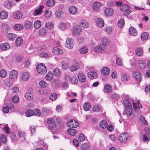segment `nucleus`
Segmentation results:
<instances>
[{
  "label": "nucleus",
  "mask_w": 150,
  "mask_h": 150,
  "mask_svg": "<svg viewBox=\"0 0 150 150\" xmlns=\"http://www.w3.org/2000/svg\"><path fill=\"white\" fill-rule=\"evenodd\" d=\"M136 103H135L133 102V107L134 109H140L142 108V105L139 102H137V106H136Z\"/></svg>",
  "instance_id": "31"
},
{
  "label": "nucleus",
  "mask_w": 150,
  "mask_h": 150,
  "mask_svg": "<svg viewBox=\"0 0 150 150\" xmlns=\"http://www.w3.org/2000/svg\"><path fill=\"white\" fill-rule=\"evenodd\" d=\"M149 36L148 33L146 32H144L141 34V38L142 40H146Z\"/></svg>",
  "instance_id": "22"
},
{
  "label": "nucleus",
  "mask_w": 150,
  "mask_h": 150,
  "mask_svg": "<svg viewBox=\"0 0 150 150\" xmlns=\"http://www.w3.org/2000/svg\"><path fill=\"white\" fill-rule=\"evenodd\" d=\"M40 56L42 57L48 58L50 56V54L46 52H43L40 54Z\"/></svg>",
  "instance_id": "53"
},
{
  "label": "nucleus",
  "mask_w": 150,
  "mask_h": 150,
  "mask_svg": "<svg viewBox=\"0 0 150 150\" xmlns=\"http://www.w3.org/2000/svg\"><path fill=\"white\" fill-rule=\"evenodd\" d=\"M81 28L79 26H74L73 28V33L75 35H78L81 32Z\"/></svg>",
  "instance_id": "8"
},
{
  "label": "nucleus",
  "mask_w": 150,
  "mask_h": 150,
  "mask_svg": "<svg viewBox=\"0 0 150 150\" xmlns=\"http://www.w3.org/2000/svg\"><path fill=\"white\" fill-rule=\"evenodd\" d=\"M89 24L86 21L83 20L80 23V26L83 27L84 28H86L88 27Z\"/></svg>",
  "instance_id": "29"
},
{
  "label": "nucleus",
  "mask_w": 150,
  "mask_h": 150,
  "mask_svg": "<svg viewBox=\"0 0 150 150\" xmlns=\"http://www.w3.org/2000/svg\"><path fill=\"white\" fill-rule=\"evenodd\" d=\"M12 80L8 79H6L5 83L8 86L10 87L12 85Z\"/></svg>",
  "instance_id": "42"
},
{
  "label": "nucleus",
  "mask_w": 150,
  "mask_h": 150,
  "mask_svg": "<svg viewBox=\"0 0 150 150\" xmlns=\"http://www.w3.org/2000/svg\"><path fill=\"white\" fill-rule=\"evenodd\" d=\"M30 61L29 59L27 60L25 63V67L27 68L30 65Z\"/></svg>",
  "instance_id": "62"
},
{
  "label": "nucleus",
  "mask_w": 150,
  "mask_h": 150,
  "mask_svg": "<svg viewBox=\"0 0 150 150\" xmlns=\"http://www.w3.org/2000/svg\"><path fill=\"white\" fill-rule=\"evenodd\" d=\"M45 26L46 28L49 29H52L54 27V25L52 23L49 22L46 23L45 24Z\"/></svg>",
  "instance_id": "34"
},
{
  "label": "nucleus",
  "mask_w": 150,
  "mask_h": 150,
  "mask_svg": "<svg viewBox=\"0 0 150 150\" xmlns=\"http://www.w3.org/2000/svg\"><path fill=\"white\" fill-rule=\"evenodd\" d=\"M125 24V21L123 18H121L118 22L117 24L119 27L122 28Z\"/></svg>",
  "instance_id": "30"
},
{
  "label": "nucleus",
  "mask_w": 150,
  "mask_h": 150,
  "mask_svg": "<svg viewBox=\"0 0 150 150\" xmlns=\"http://www.w3.org/2000/svg\"><path fill=\"white\" fill-rule=\"evenodd\" d=\"M44 7L42 5H40L39 6L35 9L33 14L34 16H36L40 15L41 13L42 12V9Z\"/></svg>",
  "instance_id": "6"
},
{
  "label": "nucleus",
  "mask_w": 150,
  "mask_h": 150,
  "mask_svg": "<svg viewBox=\"0 0 150 150\" xmlns=\"http://www.w3.org/2000/svg\"><path fill=\"white\" fill-rule=\"evenodd\" d=\"M8 16L7 12L5 11H2L0 13V17L2 19L6 18Z\"/></svg>",
  "instance_id": "19"
},
{
  "label": "nucleus",
  "mask_w": 150,
  "mask_h": 150,
  "mask_svg": "<svg viewBox=\"0 0 150 150\" xmlns=\"http://www.w3.org/2000/svg\"><path fill=\"white\" fill-rule=\"evenodd\" d=\"M59 28L62 30H64L66 28V26L64 23H62L59 25Z\"/></svg>",
  "instance_id": "49"
},
{
  "label": "nucleus",
  "mask_w": 150,
  "mask_h": 150,
  "mask_svg": "<svg viewBox=\"0 0 150 150\" xmlns=\"http://www.w3.org/2000/svg\"><path fill=\"white\" fill-rule=\"evenodd\" d=\"M0 47L1 50L4 51H6L10 48V46L8 43H4L0 45Z\"/></svg>",
  "instance_id": "11"
},
{
  "label": "nucleus",
  "mask_w": 150,
  "mask_h": 150,
  "mask_svg": "<svg viewBox=\"0 0 150 150\" xmlns=\"http://www.w3.org/2000/svg\"><path fill=\"white\" fill-rule=\"evenodd\" d=\"M104 91L107 93H110L112 91V87L109 84H105L104 87Z\"/></svg>",
  "instance_id": "14"
},
{
  "label": "nucleus",
  "mask_w": 150,
  "mask_h": 150,
  "mask_svg": "<svg viewBox=\"0 0 150 150\" xmlns=\"http://www.w3.org/2000/svg\"><path fill=\"white\" fill-rule=\"evenodd\" d=\"M101 110V107L98 105H95L93 108V111L96 112L100 111Z\"/></svg>",
  "instance_id": "40"
},
{
  "label": "nucleus",
  "mask_w": 150,
  "mask_h": 150,
  "mask_svg": "<svg viewBox=\"0 0 150 150\" xmlns=\"http://www.w3.org/2000/svg\"><path fill=\"white\" fill-rule=\"evenodd\" d=\"M39 85L40 87L45 88L46 87V84L43 81H41L39 82Z\"/></svg>",
  "instance_id": "58"
},
{
  "label": "nucleus",
  "mask_w": 150,
  "mask_h": 150,
  "mask_svg": "<svg viewBox=\"0 0 150 150\" xmlns=\"http://www.w3.org/2000/svg\"><path fill=\"white\" fill-rule=\"evenodd\" d=\"M96 24L98 27H102L104 25V22L100 18L96 19Z\"/></svg>",
  "instance_id": "12"
},
{
  "label": "nucleus",
  "mask_w": 150,
  "mask_h": 150,
  "mask_svg": "<svg viewBox=\"0 0 150 150\" xmlns=\"http://www.w3.org/2000/svg\"><path fill=\"white\" fill-rule=\"evenodd\" d=\"M129 79V76H122L121 79L123 81H126L128 80Z\"/></svg>",
  "instance_id": "56"
},
{
  "label": "nucleus",
  "mask_w": 150,
  "mask_h": 150,
  "mask_svg": "<svg viewBox=\"0 0 150 150\" xmlns=\"http://www.w3.org/2000/svg\"><path fill=\"white\" fill-rule=\"evenodd\" d=\"M100 7V4L98 2H96L93 4V9L96 11H97Z\"/></svg>",
  "instance_id": "28"
},
{
  "label": "nucleus",
  "mask_w": 150,
  "mask_h": 150,
  "mask_svg": "<svg viewBox=\"0 0 150 150\" xmlns=\"http://www.w3.org/2000/svg\"><path fill=\"white\" fill-rule=\"evenodd\" d=\"M100 126L103 129H105L107 126V122L105 120H102L99 124Z\"/></svg>",
  "instance_id": "27"
},
{
  "label": "nucleus",
  "mask_w": 150,
  "mask_h": 150,
  "mask_svg": "<svg viewBox=\"0 0 150 150\" xmlns=\"http://www.w3.org/2000/svg\"><path fill=\"white\" fill-rule=\"evenodd\" d=\"M22 16V13L20 11H16L13 14V16L16 19H20Z\"/></svg>",
  "instance_id": "15"
},
{
  "label": "nucleus",
  "mask_w": 150,
  "mask_h": 150,
  "mask_svg": "<svg viewBox=\"0 0 150 150\" xmlns=\"http://www.w3.org/2000/svg\"><path fill=\"white\" fill-rule=\"evenodd\" d=\"M32 25V22L30 21H27L25 23V27L26 28H30Z\"/></svg>",
  "instance_id": "47"
},
{
  "label": "nucleus",
  "mask_w": 150,
  "mask_h": 150,
  "mask_svg": "<svg viewBox=\"0 0 150 150\" xmlns=\"http://www.w3.org/2000/svg\"><path fill=\"white\" fill-rule=\"evenodd\" d=\"M34 25L35 28H38L41 26V22L38 20H37L35 22Z\"/></svg>",
  "instance_id": "38"
},
{
  "label": "nucleus",
  "mask_w": 150,
  "mask_h": 150,
  "mask_svg": "<svg viewBox=\"0 0 150 150\" xmlns=\"http://www.w3.org/2000/svg\"><path fill=\"white\" fill-rule=\"evenodd\" d=\"M123 103L125 106V108L126 114L128 116H130L132 112L131 103H129L126 101H123Z\"/></svg>",
  "instance_id": "2"
},
{
  "label": "nucleus",
  "mask_w": 150,
  "mask_h": 150,
  "mask_svg": "<svg viewBox=\"0 0 150 150\" xmlns=\"http://www.w3.org/2000/svg\"><path fill=\"white\" fill-rule=\"evenodd\" d=\"M36 70L38 73L41 75L45 74L47 72V69L43 63L38 64L37 66Z\"/></svg>",
  "instance_id": "1"
},
{
  "label": "nucleus",
  "mask_w": 150,
  "mask_h": 150,
  "mask_svg": "<svg viewBox=\"0 0 150 150\" xmlns=\"http://www.w3.org/2000/svg\"><path fill=\"white\" fill-rule=\"evenodd\" d=\"M74 44V40L69 38L66 40L65 46L68 48H71L73 47Z\"/></svg>",
  "instance_id": "5"
},
{
  "label": "nucleus",
  "mask_w": 150,
  "mask_h": 150,
  "mask_svg": "<svg viewBox=\"0 0 150 150\" xmlns=\"http://www.w3.org/2000/svg\"><path fill=\"white\" fill-rule=\"evenodd\" d=\"M22 42V39L21 38H17L16 41V45L17 46H20Z\"/></svg>",
  "instance_id": "39"
},
{
  "label": "nucleus",
  "mask_w": 150,
  "mask_h": 150,
  "mask_svg": "<svg viewBox=\"0 0 150 150\" xmlns=\"http://www.w3.org/2000/svg\"><path fill=\"white\" fill-rule=\"evenodd\" d=\"M47 32L46 30L44 28H42L40 29L39 31V34L40 35L45 34Z\"/></svg>",
  "instance_id": "46"
},
{
  "label": "nucleus",
  "mask_w": 150,
  "mask_h": 150,
  "mask_svg": "<svg viewBox=\"0 0 150 150\" xmlns=\"http://www.w3.org/2000/svg\"><path fill=\"white\" fill-rule=\"evenodd\" d=\"M78 77L80 82H85L86 80V78L85 76H78Z\"/></svg>",
  "instance_id": "50"
},
{
  "label": "nucleus",
  "mask_w": 150,
  "mask_h": 150,
  "mask_svg": "<svg viewBox=\"0 0 150 150\" xmlns=\"http://www.w3.org/2000/svg\"><path fill=\"white\" fill-rule=\"evenodd\" d=\"M68 127L72 128H76L79 126V124L75 120H71L67 123Z\"/></svg>",
  "instance_id": "4"
},
{
  "label": "nucleus",
  "mask_w": 150,
  "mask_h": 150,
  "mask_svg": "<svg viewBox=\"0 0 150 150\" xmlns=\"http://www.w3.org/2000/svg\"><path fill=\"white\" fill-rule=\"evenodd\" d=\"M70 13L72 14H75L77 12V9L76 7L74 6H71L69 9Z\"/></svg>",
  "instance_id": "16"
},
{
  "label": "nucleus",
  "mask_w": 150,
  "mask_h": 150,
  "mask_svg": "<svg viewBox=\"0 0 150 150\" xmlns=\"http://www.w3.org/2000/svg\"><path fill=\"white\" fill-rule=\"evenodd\" d=\"M12 100L13 103H17L19 101V98L18 96H15L12 98Z\"/></svg>",
  "instance_id": "48"
},
{
  "label": "nucleus",
  "mask_w": 150,
  "mask_h": 150,
  "mask_svg": "<svg viewBox=\"0 0 150 150\" xmlns=\"http://www.w3.org/2000/svg\"><path fill=\"white\" fill-rule=\"evenodd\" d=\"M23 26L21 24H16L15 25L13 26V28L14 29L17 30H21L23 29Z\"/></svg>",
  "instance_id": "21"
},
{
  "label": "nucleus",
  "mask_w": 150,
  "mask_h": 150,
  "mask_svg": "<svg viewBox=\"0 0 150 150\" xmlns=\"http://www.w3.org/2000/svg\"><path fill=\"white\" fill-rule=\"evenodd\" d=\"M34 114V112L31 109H28L25 112L26 116L27 117H30Z\"/></svg>",
  "instance_id": "26"
},
{
  "label": "nucleus",
  "mask_w": 150,
  "mask_h": 150,
  "mask_svg": "<svg viewBox=\"0 0 150 150\" xmlns=\"http://www.w3.org/2000/svg\"><path fill=\"white\" fill-rule=\"evenodd\" d=\"M102 44H101L104 46L105 48L106 49V46L108 44L107 39L105 38L103 39L102 40Z\"/></svg>",
  "instance_id": "52"
},
{
  "label": "nucleus",
  "mask_w": 150,
  "mask_h": 150,
  "mask_svg": "<svg viewBox=\"0 0 150 150\" xmlns=\"http://www.w3.org/2000/svg\"><path fill=\"white\" fill-rule=\"evenodd\" d=\"M25 98L28 100H31L33 98V96L32 94L30 93L27 92L25 95Z\"/></svg>",
  "instance_id": "37"
},
{
  "label": "nucleus",
  "mask_w": 150,
  "mask_h": 150,
  "mask_svg": "<svg viewBox=\"0 0 150 150\" xmlns=\"http://www.w3.org/2000/svg\"><path fill=\"white\" fill-rule=\"evenodd\" d=\"M136 52L138 56H140L143 54V51L140 48H138L136 50Z\"/></svg>",
  "instance_id": "44"
},
{
  "label": "nucleus",
  "mask_w": 150,
  "mask_h": 150,
  "mask_svg": "<svg viewBox=\"0 0 150 150\" xmlns=\"http://www.w3.org/2000/svg\"><path fill=\"white\" fill-rule=\"evenodd\" d=\"M77 69V66L75 65H72L69 67V69L71 71H76Z\"/></svg>",
  "instance_id": "55"
},
{
  "label": "nucleus",
  "mask_w": 150,
  "mask_h": 150,
  "mask_svg": "<svg viewBox=\"0 0 150 150\" xmlns=\"http://www.w3.org/2000/svg\"><path fill=\"white\" fill-rule=\"evenodd\" d=\"M78 139L80 142H83L85 139L84 136L82 134H80L78 137Z\"/></svg>",
  "instance_id": "60"
},
{
  "label": "nucleus",
  "mask_w": 150,
  "mask_h": 150,
  "mask_svg": "<svg viewBox=\"0 0 150 150\" xmlns=\"http://www.w3.org/2000/svg\"><path fill=\"white\" fill-rule=\"evenodd\" d=\"M129 33L130 35L132 36H136L137 35V31L134 28L131 27H130L129 29Z\"/></svg>",
  "instance_id": "13"
},
{
  "label": "nucleus",
  "mask_w": 150,
  "mask_h": 150,
  "mask_svg": "<svg viewBox=\"0 0 150 150\" xmlns=\"http://www.w3.org/2000/svg\"><path fill=\"white\" fill-rule=\"evenodd\" d=\"M120 10L124 12L125 16L128 15L131 12L130 7L126 4H123L120 6Z\"/></svg>",
  "instance_id": "3"
},
{
  "label": "nucleus",
  "mask_w": 150,
  "mask_h": 150,
  "mask_svg": "<svg viewBox=\"0 0 150 150\" xmlns=\"http://www.w3.org/2000/svg\"><path fill=\"white\" fill-rule=\"evenodd\" d=\"M68 133L72 136H74L76 134V130L73 129H69L67 130Z\"/></svg>",
  "instance_id": "23"
},
{
  "label": "nucleus",
  "mask_w": 150,
  "mask_h": 150,
  "mask_svg": "<svg viewBox=\"0 0 150 150\" xmlns=\"http://www.w3.org/2000/svg\"><path fill=\"white\" fill-rule=\"evenodd\" d=\"M88 51V49L86 47L82 48L79 49V52L83 54L87 53Z\"/></svg>",
  "instance_id": "41"
},
{
  "label": "nucleus",
  "mask_w": 150,
  "mask_h": 150,
  "mask_svg": "<svg viewBox=\"0 0 150 150\" xmlns=\"http://www.w3.org/2000/svg\"><path fill=\"white\" fill-rule=\"evenodd\" d=\"M18 135L20 137L23 138L25 136V133L23 132L20 131L18 132Z\"/></svg>",
  "instance_id": "61"
},
{
  "label": "nucleus",
  "mask_w": 150,
  "mask_h": 150,
  "mask_svg": "<svg viewBox=\"0 0 150 150\" xmlns=\"http://www.w3.org/2000/svg\"><path fill=\"white\" fill-rule=\"evenodd\" d=\"M4 6L7 9H11L12 7V5L11 1L10 0H7L4 2Z\"/></svg>",
  "instance_id": "10"
},
{
  "label": "nucleus",
  "mask_w": 150,
  "mask_h": 150,
  "mask_svg": "<svg viewBox=\"0 0 150 150\" xmlns=\"http://www.w3.org/2000/svg\"><path fill=\"white\" fill-rule=\"evenodd\" d=\"M57 98V94L54 93H51L49 97L50 99L52 101L55 100Z\"/></svg>",
  "instance_id": "36"
},
{
  "label": "nucleus",
  "mask_w": 150,
  "mask_h": 150,
  "mask_svg": "<svg viewBox=\"0 0 150 150\" xmlns=\"http://www.w3.org/2000/svg\"><path fill=\"white\" fill-rule=\"evenodd\" d=\"M0 140L3 143H5L6 141V138L5 135L2 134L0 135Z\"/></svg>",
  "instance_id": "43"
},
{
  "label": "nucleus",
  "mask_w": 150,
  "mask_h": 150,
  "mask_svg": "<svg viewBox=\"0 0 150 150\" xmlns=\"http://www.w3.org/2000/svg\"><path fill=\"white\" fill-rule=\"evenodd\" d=\"M128 137V136L127 134L122 133L119 136L118 139L121 142H125L127 141Z\"/></svg>",
  "instance_id": "7"
},
{
  "label": "nucleus",
  "mask_w": 150,
  "mask_h": 150,
  "mask_svg": "<svg viewBox=\"0 0 150 150\" xmlns=\"http://www.w3.org/2000/svg\"><path fill=\"white\" fill-rule=\"evenodd\" d=\"M105 49V47L101 44H98L94 48L95 51L97 52H101Z\"/></svg>",
  "instance_id": "9"
},
{
  "label": "nucleus",
  "mask_w": 150,
  "mask_h": 150,
  "mask_svg": "<svg viewBox=\"0 0 150 150\" xmlns=\"http://www.w3.org/2000/svg\"><path fill=\"white\" fill-rule=\"evenodd\" d=\"M34 112V115H35L37 116H39L41 115V112L38 109H35Z\"/></svg>",
  "instance_id": "51"
},
{
  "label": "nucleus",
  "mask_w": 150,
  "mask_h": 150,
  "mask_svg": "<svg viewBox=\"0 0 150 150\" xmlns=\"http://www.w3.org/2000/svg\"><path fill=\"white\" fill-rule=\"evenodd\" d=\"M138 63L139 67L142 69H144L146 66V62L144 60H139Z\"/></svg>",
  "instance_id": "20"
},
{
  "label": "nucleus",
  "mask_w": 150,
  "mask_h": 150,
  "mask_svg": "<svg viewBox=\"0 0 150 150\" xmlns=\"http://www.w3.org/2000/svg\"><path fill=\"white\" fill-rule=\"evenodd\" d=\"M91 108V104L88 103H85L83 106V109L85 111H88L90 110Z\"/></svg>",
  "instance_id": "25"
},
{
  "label": "nucleus",
  "mask_w": 150,
  "mask_h": 150,
  "mask_svg": "<svg viewBox=\"0 0 150 150\" xmlns=\"http://www.w3.org/2000/svg\"><path fill=\"white\" fill-rule=\"evenodd\" d=\"M81 148L83 150H88L89 148V147L87 144H84L82 145Z\"/></svg>",
  "instance_id": "54"
},
{
  "label": "nucleus",
  "mask_w": 150,
  "mask_h": 150,
  "mask_svg": "<svg viewBox=\"0 0 150 150\" xmlns=\"http://www.w3.org/2000/svg\"><path fill=\"white\" fill-rule=\"evenodd\" d=\"M51 13L52 12L50 11L47 10L46 11L45 13V16L46 17L48 18L51 16Z\"/></svg>",
  "instance_id": "59"
},
{
  "label": "nucleus",
  "mask_w": 150,
  "mask_h": 150,
  "mask_svg": "<svg viewBox=\"0 0 150 150\" xmlns=\"http://www.w3.org/2000/svg\"><path fill=\"white\" fill-rule=\"evenodd\" d=\"M55 4L54 0H48L46 2L47 5L49 7H52Z\"/></svg>",
  "instance_id": "32"
},
{
  "label": "nucleus",
  "mask_w": 150,
  "mask_h": 150,
  "mask_svg": "<svg viewBox=\"0 0 150 150\" xmlns=\"http://www.w3.org/2000/svg\"><path fill=\"white\" fill-rule=\"evenodd\" d=\"M110 72L109 69L106 67L103 68L101 70V73L103 75H108Z\"/></svg>",
  "instance_id": "17"
},
{
  "label": "nucleus",
  "mask_w": 150,
  "mask_h": 150,
  "mask_svg": "<svg viewBox=\"0 0 150 150\" xmlns=\"http://www.w3.org/2000/svg\"><path fill=\"white\" fill-rule=\"evenodd\" d=\"M70 81L72 83L77 84L78 81L77 78L76 76H73L70 78Z\"/></svg>",
  "instance_id": "33"
},
{
  "label": "nucleus",
  "mask_w": 150,
  "mask_h": 150,
  "mask_svg": "<svg viewBox=\"0 0 150 150\" xmlns=\"http://www.w3.org/2000/svg\"><path fill=\"white\" fill-rule=\"evenodd\" d=\"M7 37L9 40H13L16 38V35L13 33H9L8 34Z\"/></svg>",
  "instance_id": "35"
},
{
  "label": "nucleus",
  "mask_w": 150,
  "mask_h": 150,
  "mask_svg": "<svg viewBox=\"0 0 150 150\" xmlns=\"http://www.w3.org/2000/svg\"><path fill=\"white\" fill-rule=\"evenodd\" d=\"M111 97L117 99L119 98V95L117 93H114L111 95Z\"/></svg>",
  "instance_id": "63"
},
{
  "label": "nucleus",
  "mask_w": 150,
  "mask_h": 150,
  "mask_svg": "<svg viewBox=\"0 0 150 150\" xmlns=\"http://www.w3.org/2000/svg\"><path fill=\"white\" fill-rule=\"evenodd\" d=\"M53 73L54 75H59L60 74V71L59 69L57 68L54 70Z\"/></svg>",
  "instance_id": "57"
},
{
  "label": "nucleus",
  "mask_w": 150,
  "mask_h": 150,
  "mask_svg": "<svg viewBox=\"0 0 150 150\" xmlns=\"http://www.w3.org/2000/svg\"><path fill=\"white\" fill-rule=\"evenodd\" d=\"M52 52L55 55H59L63 53V51L59 48L57 47H54L53 48Z\"/></svg>",
  "instance_id": "18"
},
{
  "label": "nucleus",
  "mask_w": 150,
  "mask_h": 150,
  "mask_svg": "<svg viewBox=\"0 0 150 150\" xmlns=\"http://www.w3.org/2000/svg\"><path fill=\"white\" fill-rule=\"evenodd\" d=\"M24 59V57L21 55H18L16 57V60L18 62L22 61Z\"/></svg>",
  "instance_id": "45"
},
{
  "label": "nucleus",
  "mask_w": 150,
  "mask_h": 150,
  "mask_svg": "<svg viewBox=\"0 0 150 150\" xmlns=\"http://www.w3.org/2000/svg\"><path fill=\"white\" fill-rule=\"evenodd\" d=\"M62 67L64 69H67L68 67V65L67 63L65 62H63L62 63Z\"/></svg>",
  "instance_id": "64"
},
{
  "label": "nucleus",
  "mask_w": 150,
  "mask_h": 150,
  "mask_svg": "<svg viewBox=\"0 0 150 150\" xmlns=\"http://www.w3.org/2000/svg\"><path fill=\"white\" fill-rule=\"evenodd\" d=\"M105 13L106 16H111L113 14V12L112 9L108 8L105 10Z\"/></svg>",
  "instance_id": "24"
}]
</instances>
